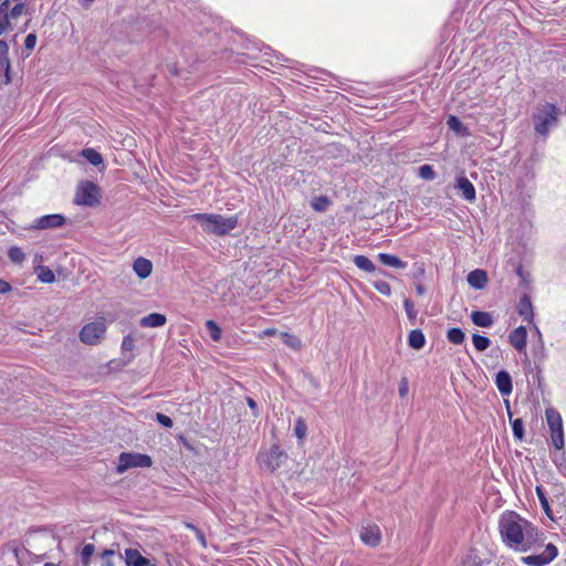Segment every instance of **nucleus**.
Returning a JSON list of instances; mask_svg holds the SVG:
<instances>
[{
  "mask_svg": "<svg viewBox=\"0 0 566 566\" xmlns=\"http://www.w3.org/2000/svg\"><path fill=\"white\" fill-rule=\"evenodd\" d=\"M499 532L503 544L515 552L536 551L544 543V534L514 511L502 513Z\"/></svg>",
  "mask_w": 566,
  "mask_h": 566,
  "instance_id": "f257e3e1",
  "label": "nucleus"
},
{
  "mask_svg": "<svg viewBox=\"0 0 566 566\" xmlns=\"http://www.w3.org/2000/svg\"><path fill=\"white\" fill-rule=\"evenodd\" d=\"M190 219L200 224L202 231L210 235L224 237L239 224L238 216L224 217L218 213H195Z\"/></svg>",
  "mask_w": 566,
  "mask_h": 566,
  "instance_id": "f03ea898",
  "label": "nucleus"
},
{
  "mask_svg": "<svg viewBox=\"0 0 566 566\" xmlns=\"http://www.w3.org/2000/svg\"><path fill=\"white\" fill-rule=\"evenodd\" d=\"M560 114V109L552 103L537 104L532 116L536 134L546 137L552 129L557 127Z\"/></svg>",
  "mask_w": 566,
  "mask_h": 566,
  "instance_id": "7ed1b4c3",
  "label": "nucleus"
},
{
  "mask_svg": "<svg viewBox=\"0 0 566 566\" xmlns=\"http://www.w3.org/2000/svg\"><path fill=\"white\" fill-rule=\"evenodd\" d=\"M153 460L149 455L135 452H122L118 457L116 472L122 474L133 468H150Z\"/></svg>",
  "mask_w": 566,
  "mask_h": 566,
  "instance_id": "20e7f679",
  "label": "nucleus"
},
{
  "mask_svg": "<svg viewBox=\"0 0 566 566\" xmlns=\"http://www.w3.org/2000/svg\"><path fill=\"white\" fill-rule=\"evenodd\" d=\"M99 188L92 181L83 182L75 196V202L77 205L94 207L99 203Z\"/></svg>",
  "mask_w": 566,
  "mask_h": 566,
  "instance_id": "39448f33",
  "label": "nucleus"
},
{
  "mask_svg": "<svg viewBox=\"0 0 566 566\" xmlns=\"http://www.w3.org/2000/svg\"><path fill=\"white\" fill-rule=\"evenodd\" d=\"M105 332L106 326L103 319L92 322L83 326L80 332V339L85 344L95 345L104 336Z\"/></svg>",
  "mask_w": 566,
  "mask_h": 566,
  "instance_id": "423d86ee",
  "label": "nucleus"
},
{
  "mask_svg": "<svg viewBox=\"0 0 566 566\" xmlns=\"http://www.w3.org/2000/svg\"><path fill=\"white\" fill-rule=\"evenodd\" d=\"M558 554L557 547L548 543L539 554L522 557V562L528 566H545L556 558Z\"/></svg>",
  "mask_w": 566,
  "mask_h": 566,
  "instance_id": "0eeeda50",
  "label": "nucleus"
},
{
  "mask_svg": "<svg viewBox=\"0 0 566 566\" xmlns=\"http://www.w3.org/2000/svg\"><path fill=\"white\" fill-rule=\"evenodd\" d=\"M286 459L287 454L277 444H274L262 455V464L269 471L274 472L284 464Z\"/></svg>",
  "mask_w": 566,
  "mask_h": 566,
  "instance_id": "6e6552de",
  "label": "nucleus"
},
{
  "mask_svg": "<svg viewBox=\"0 0 566 566\" xmlns=\"http://www.w3.org/2000/svg\"><path fill=\"white\" fill-rule=\"evenodd\" d=\"M65 224V217L60 213L45 214L33 221L29 229L48 230L61 228Z\"/></svg>",
  "mask_w": 566,
  "mask_h": 566,
  "instance_id": "1a4fd4ad",
  "label": "nucleus"
},
{
  "mask_svg": "<svg viewBox=\"0 0 566 566\" xmlns=\"http://www.w3.org/2000/svg\"><path fill=\"white\" fill-rule=\"evenodd\" d=\"M455 188L462 192V197L467 201L473 202L475 200V188L464 175L457 177Z\"/></svg>",
  "mask_w": 566,
  "mask_h": 566,
  "instance_id": "9d476101",
  "label": "nucleus"
},
{
  "mask_svg": "<svg viewBox=\"0 0 566 566\" xmlns=\"http://www.w3.org/2000/svg\"><path fill=\"white\" fill-rule=\"evenodd\" d=\"M510 344L517 350L523 352L527 344V332L524 326H518L509 335Z\"/></svg>",
  "mask_w": 566,
  "mask_h": 566,
  "instance_id": "9b49d317",
  "label": "nucleus"
},
{
  "mask_svg": "<svg viewBox=\"0 0 566 566\" xmlns=\"http://www.w3.org/2000/svg\"><path fill=\"white\" fill-rule=\"evenodd\" d=\"M495 385L502 396L512 394L513 385L511 375L506 370H500L495 376Z\"/></svg>",
  "mask_w": 566,
  "mask_h": 566,
  "instance_id": "f8f14e48",
  "label": "nucleus"
},
{
  "mask_svg": "<svg viewBox=\"0 0 566 566\" xmlns=\"http://www.w3.org/2000/svg\"><path fill=\"white\" fill-rule=\"evenodd\" d=\"M360 539L369 546H377L381 539V533L378 526L364 527L360 532Z\"/></svg>",
  "mask_w": 566,
  "mask_h": 566,
  "instance_id": "ddd939ff",
  "label": "nucleus"
},
{
  "mask_svg": "<svg viewBox=\"0 0 566 566\" xmlns=\"http://www.w3.org/2000/svg\"><path fill=\"white\" fill-rule=\"evenodd\" d=\"M133 270L139 279H147L153 272V263L148 259L139 256L134 261Z\"/></svg>",
  "mask_w": 566,
  "mask_h": 566,
  "instance_id": "4468645a",
  "label": "nucleus"
},
{
  "mask_svg": "<svg viewBox=\"0 0 566 566\" xmlns=\"http://www.w3.org/2000/svg\"><path fill=\"white\" fill-rule=\"evenodd\" d=\"M467 281L470 286L482 290L488 284V274L484 270H473L468 274Z\"/></svg>",
  "mask_w": 566,
  "mask_h": 566,
  "instance_id": "2eb2a0df",
  "label": "nucleus"
},
{
  "mask_svg": "<svg viewBox=\"0 0 566 566\" xmlns=\"http://www.w3.org/2000/svg\"><path fill=\"white\" fill-rule=\"evenodd\" d=\"M125 563L127 566H147L149 565V559L144 557L138 549L126 548Z\"/></svg>",
  "mask_w": 566,
  "mask_h": 566,
  "instance_id": "dca6fc26",
  "label": "nucleus"
},
{
  "mask_svg": "<svg viewBox=\"0 0 566 566\" xmlns=\"http://www.w3.org/2000/svg\"><path fill=\"white\" fill-rule=\"evenodd\" d=\"M471 319L474 325L484 328L491 327L494 323L492 315L484 311H473L471 313Z\"/></svg>",
  "mask_w": 566,
  "mask_h": 566,
  "instance_id": "f3484780",
  "label": "nucleus"
},
{
  "mask_svg": "<svg viewBox=\"0 0 566 566\" xmlns=\"http://www.w3.org/2000/svg\"><path fill=\"white\" fill-rule=\"evenodd\" d=\"M167 318L164 314L160 313H151L147 316H144L139 324L142 327H161L166 324Z\"/></svg>",
  "mask_w": 566,
  "mask_h": 566,
  "instance_id": "a211bd4d",
  "label": "nucleus"
},
{
  "mask_svg": "<svg viewBox=\"0 0 566 566\" xmlns=\"http://www.w3.org/2000/svg\"><path fill=\"white\" fill-rule=\"evenodd\" d=\"M545 416L549 431L563 429V420L557 410H555L554 408H548L545 411Z\"/></svg>",
  "mask_w": 566,
  "mask_h": 566,
  "instance_id": "6ab92c4d",
  "label": "nucleus"
},
{
  "mask_svg": "<svg viewBox=\"0 0 566 566\" xmlns=\"http://www.w3.org/2000/svg\"><path fill=\"white\" fill-rule=\"evenodd\" d=\"M9 6L10 0H4L0 3V35L12 29L9 20Z\"/></svg>",
  "mask_w": 566,
  "mask_h": 566,
  "instance_id": "aec40b11",
  "label": "nucleus"
},
{
  "mask_svg": "<svg viewBox=\"0 0 566 566\" xmlns=\"http://www.w3.org/2000/svg\"><path fill=\"white\" fill-rule=\"evenodd\" d=\"M379 261L390 268L395 269H406L407 262L400 260L398 256L389 253H379L378 254Z\"/></svg>",
  "mask_w": 566,
  "mask_h": 566,
  "instance_id": "412c9836",
  "label": "nucleus"
},
{
  "mask_svg": "<svg viewBox=\"0 0 566 566\" xmlns=\"http://www.w3.org/2000/svg\"><path fill=\"white\" fill-rule=\"evenodd\" d=\"M408 345L413 349H421L426 345V336L421 329H412L408 335Z\"/></svg>",
  "mask_w": 566,
  "mask_h": 566,
  "instance_id": "4be33fe9",
  "label": "nucleus"
},
{
  "mask_svg": "<svg viewBox=\"0 0 566 566\" xmlns=\"http://www.w3.org/2000/svg\"><path fill=\"white\" fill-rule=\"evenodd\" d=\"M447 125L449 129L457 134V137H467L469 135L468 128L455 116H449Z\"/></svg>",
  "mask_w": 566,
  "mask_h": 566,
  "instance_id": "5701e85b",
  "label": "nucleus"
},
{
  "mask_svg": "<svg viewBox=\"0 0 566 566\" xmlns=\"http://www.w3.org/2000/svg\"><path fill=\"white\" fill-rule=\"evenodd\" d=\"M518 314L525 319L531 322L533 318V307L531 300L527 295H524L518 304Z\"/></svg>",
  "mask_w": 566,
  "mask_h": 566,
  "instance_id": "b1692460",
  "label": "nucleus"
},
{
  "mask_svg": "<svg viewBox=\"0 0 566 566\" xmlns=\"http://www.w3.org/2000/svg\"><path fill=\"white\" fill-rule=\"evenodd\" d=\"M81 155L88 161L91 163L93 166H102V168H104V164H103V157L102 155L95 150L94 148H86L84 149Z\"/></svg>",
  "mask_w": 566,
  "mask_h": 566,
  "instance_id": "393cba45",
  "label": "nucleus"
},
{
  "mask_svg": "<svg viewBox=\"0 0 566 566\" xmlns=\"http://www.w3.org/2000/svg\"><path fill=\"white\" fill-rule=\"evenodd\" d=\"M354 264L365 271V272H368V273H373L376 271V266L375 264L373 263V261L370 259H368L367 256L365 255H356L354 258Z\"/></svg>",
  "mask_w": 566,
  "mask_h": 566,
  "instance_id": "a878e982",
  "label": "nucleus"
},
{
  "mask_svg": "<svg viewBox=\"0 0 566 566\" xmlns=\"http://www.w3.org/2000/svg\"><path fill=\"white\" fill-rule=\"evenodd\" d=\"M447 339L454 345H461L465 340V333L459 327H452L447 332Z\"/></svg>",
  "mask_w": 566,
  "mask_h": 566,
  "instance_id": "bb28decb",
  "label": "nucleus"
},
{
  "mask_svg": "<svg viewBox=\"0 0 566 566\" xmlns=\"http://www.w3.org/2000/svg\"><path fill=\"white\" fill-rule=\"evenodd\" d=\"M329 205L331 200L327 196H318L311 201V207L317 212L326 211Z\"/></svg>",
  "mask_w": 566,
  "mask_h": 566,
  "instance_id": "cd10ccee",
  "label": "nucleus"
},
{
  "mask_svg": "<svg viewBox=\"0 0 566 566\" xmlns=\"http://www.w3.org/2000/svg\"><path fill=\"white\" fill-rule=\"evenodd\" d=\"M472 343H473L474 348L478 352H484L491 345V340L486 336H483V335H480V334H473L472 335Z\"/></svg>",
  "mask_w": 566,
  "mask_h": 566,
  "instance_id": "c85d7f7f",
  "label": "nucleus"
},
{
  "mask_svg": "<svg viewBox=\"0 0 566 566\" xmlns=\"http://www.w3.org/2000/svg\"><path fill=\"white\" fill-rule=\"evenodd\" d=\"M536 494H537V497L539 500L543 511L551 520H553V512L551 510L548 500H547L546 494L542 486H536Z\"/></svg>",
  "mask_w": 566,
  "mask_h": 566,
  "instance_id": "c756f323",
  "label": "nucleus"
},
{
  "mask_svg": "<svg viewBox=\"0 0 566 566\" xmlns=\"http://www.w3.org/2000/svg\"><path fill=\"white\" fill-rule=\"evenodd\" d=\"M206 327H207L212 340L219 342L221 339V335H222L221 328L214 321H212V319L207 321Z\"/></svg>",
  "mask_w": 566,
  "mask_h": 566,
  "instance_id": "7c9ffc66",
  "label": "nucleus"
},
{
  "mask_svg": "<svg viewBox=\"0 0 566 566\" xmlns=\"http://www.w3.org/2000/svg\"><path fill=\"white\" fill-rule=\"evenodd\" d=\"M551 440H552L553 446L557 450H563L564 449V444H565L564 429H558V430H555V431H551Z\"/></svg>",
  "mask_w": 566,
  "mask_h": 566,
  "instance_id": "2f4dec72",
  "label": "nucleus"
},
{
  "mask_svg": "<svg viewBox=\"0 0 566 566\" xmlns=\"http://www.w3.org/2000/svg\"><path fill=\"white\" fill-rule=\"evenodd\" d=\"M25 12L24 2L15 3L12 8L9 7L10 23L19 19Z\"/></svg>",
  "mask_w": 566,
  "mask_h": 566,
  "instance_id": "473e14b6",
  "label": "nucleus"
},
{
  "mask_svg": "<svg viewBox=\"0 0 566 566\" xmlns=\"http://www.w3.org/2000/svg\"><path fill=\"white\" fill-rule=\"evenodd\" d=\"M418 176L423 180H433L436 178V172L431 165H422L418 169Z\"/></svg>",
  "mask_w": 566,
  "mask_h": 566,
  "instance_id": "72a5a7b5",
  "label": "nucleus"
},
{
  "mask_svg": "<svg viewBox=\"0 0 566 566\" xmlns=\"http://www.w3.org/2000/svg\"><path fill=\"white\" fill-rule=\"evenodd\" d=\"M38 279L43 283H53L55 281V274L46 266L40 268Z\"/></svg>",
  "mask_w": 566,
  "mask_h": 566,
  "instance_id": "f704fd0d",
  "label": "nucleus"
},
{
  "mask_svg": "<svg viewBox=\"0 0 566 566\" xmlns=\"http://www.w3.org/2000/svg\"><path fill=\"white\" fill-rule=\"evenodd\" d=\"M511 426H512V431H513L514 437L520 441L523 440V438H524L523 420L520 418L514 419L511 421Z\"/></svg>",
  "mask_w": 566,
  "mask_h": 566,
  "instance_id": "c9c22d12",
  "label": "nucleus"
},
{
  "mask_svg": "<svg viewBox=\"0 0 566 566\" xmlns=\"http://www.w3.org/2000/svg\"><path fill=\"white\" fill-rule=\"evenodd\" d=\"M294 432L297 439L303 440L306 437L307 426L303 418H297L295 421Z\"/></svg>",
  "mask_w": 566,
  "mask_h": 566,
  "instance_id": "e433bc0d",
  "label": "nucleus"
},
{
  "mask_svg": "<svg viewBox=\"0 0 566 566\" xmlns=\"http://www.w3.org/2000/svg\"><path fill=\"white\" fill-rule=\"evenodd\" d=\"M8 256L13 263H21L24 260V252L19 247H11Z\"/></svg>",
  "mask_w": 566,
  "mask_h": 566,
  "instance_id": "4c0bfd02",
  "label": "nucleus"
},
{
  "mask_svg": "<svg viewBox=\"0 0 566 566\" xmlns=\"http://www.w3.org/2000/svg\"><path fill=\"white\" fill-rule=\"evenodd\" d=\"M403 307L406 311V314L411 323H415L418 312L415 310V305L411 300L405 298L403 301Z\"/></svg>",
  "mask_w": 566,
  "mask_h": 566,
  "instance_id": "58836bf2",
  "label": "nucleus"
},
{
  "mask_svg": "<svg viewBox=\"0 0 566 566\" xmlns=\"http://www.w3.org/2000/svg\"><path fill=\"white\" fill-rule=\"evenodd\" d=\"M282 336L284 338V343L289 347H291L293 349H300L301 348L302 343H301V339L298 337H296L294 335H290L287 333H283Z\"/></svg>",
  "mask_w": 566,
  "mask_h": 566,
  "instance_id": "ea45409f",
  "label": "nucleus"
},
{
  "mask_svg": "<svg viewBox=\"0 0 566 566\" xmlns=\"http://www.w3.org/2000/svg\"><path fill=\"white\" fill-rule=\"evenodd\" d=\"M94 552H95V546L93 544L84 545V547L82 548V553H81L82 563L84 565H87L90 563V559H91L92 555L94 554Z\"/></svg>",
  "mask_w": 566,
  "mask_h": 566,
  "instance_id": "a19ab883",
  "label": "nucleus"
},
{
  "mask_svg": "<svg viewBox=\"0 0 566 566\" xmlns=\"http://www.w3.org/2000/svg\"><path fill=\"white\" fill-rule=\"evenodd\" d=\"M8 44L6 41L3 40H0V69L3 67V66H7L9 67V63H8Z\"/></svg>",
  "mask_w": 566,
  "mask_h": 566,
  "instance_id": "79ce46f5",
  "label": "nucleus"
},
{
  "mask_svg": "<svg viewBox=\"0 0 566 566\" xmlns=\"http://www.w3.org/2000/svg\"><path fill=\"white\" fill-rule=\"evenodd\" d=\"M114 556H115L114 551L105 549L101 555L102 560H103L102 566H115V564L113 562Z\"/></svg>",
  "mask_w": 566,
  "mask_h": 566,
  "instance_id": "37998d69",
  "label": "nucleus"
},
{
  "mask_svg": "<svg viewBox=\"0 0 566 566\" xmlns=\"http://www.w3.org/2000/svg\"><path fill=\"white\" fill-rule=\"evenodd\" d=\"M374 286L382 295L389 296L391 294V287L385 281H377V282L374 283Z\"/></svg>",
  "mask_w": 566,
  "mask_h": 566,
  "instance_id": "c03bdc74",
  "label": "nucleus"
},
{
  "mask_svg": "<svg viewBox=\"0 0 566 566\" xmlns=\"http://www.w3.org/2000/svg\"><path fill=\"white\" fill-rule=\"evenodd\" d=\"M156 420L158 421V423H160L165 428H171L174 424L170 417H168L164 413H160V412L156 413Z\"/></svg>",
  "mask_w": 566,
  "mask_h": 566,
  "instance_id": "a18cd8bd",
  "label": "nucleus"
},
{
  "mask_svg": "<svg viewBox=\"0 0 566 566\" xmlns=\"http://www.w3.org/2000/svg\"><path fill=\"white\" fill-rule=\"evenodd\" d=\"M36 44V35L34 33H30L27 35L24 40V46L27 50L32 51Z\"/></svg>",
  "mask_w": 566,
  "mask_h": 566,
  "instance_id": "49530a36",
  "label": "nucleus"
},
{
  "mask_svg": "<svg viewBox=\"0 0 566 566\" xmlns=\"http://www.w3.org/2000/svg\"><path fill=\"white\" fill-rule=\"evenodd\" d=\"M122 348L125 350H132L134 348V339L130 336H125L122 342Z\"/></svg>",
  "mask_w": 566,
  "mask_h": 566,
  "instance_id": "de8ad7c7",
  "label": "nucleus"
},
{
  "mask_svg": "<svg viewBox=\"0 0 566 566\" xmlns=\"http://www.w3.org/2000/svg\"><path fill=\"white\" fill-rule=\"evenodd\" d=\"M463 566H482V565H481V560L478 557L469 556L464 560Z\"/></svg>",
  "mask_w": 566,
  "mask_h": 566,
  "instance_id": "09e8293b",
  "label": "nucleus"
},
{
  "mask_svg": "<svg viewBox=\"0 0 566 566\" xmlns=\"http://www.w3.org/2000/svg\"><path fill=\"white\" fill-rule=\"evenodd\" d=\"M12 290V286L9 282L0 279V294L9 293Z\"/></svg>",
  "mask_w": 566,
  "mask_h": 566,
  "instance_id": "8fccbe9b",
  "label": "nucleus"
},
{
  "mask_svg": "<svg viewBox=\"0 0 566 566\" xmlns=\"http://www.w3.org/2000/svg\"><path fill=\"white\" fill-rule=\"evenodd\" d=\"M408 394V382L407 379L403 378L399 385V395L405 397Z\"/></svg>",
  "mask_w": 566,
  "mask_h": 566,
  "instance_id": "3c124183",
  "label": "nucleus"
},
{
  "mask_svg": "<svg viewBox=\"0 0 566 566\" xmlns=\"http://www.w3.org/2000/svg\"><path fill=\"white\" fill-rule=\"evenodd\" d=\"M195 535L197 539L200 542L202 547H207V541L205 534L200 530H196Z\"/></svg>",
  "mask_w": 566,
  "mask_h": 566,
  "instance_id": "603ef678",
  "label": "nucleus"
},
{
  "mask_svg": "<svg viewBox=\"0 0 566 566\" xmlns=\"http://www.w3.org/2000/svg\"><path fill=\"white\" fill-rule=\"evenodd\" d=\"M247 402H248V406L251 408V410L253 411L254 415L258 413V406H256V402L254 399H252L251 397H248L247 398Z\"/></svg>",
  "mask_w": 566,
  "mask_h": 566,
  "instance_id": "864d4df0",
  "label": "nucleus"
},
{
  "mask_svg": "<svg viewBox=\"0 0 566 566\" xmlns=\"http://www.w3.org/2000/svg\"><path fill=\"white\" fill-rule=\"evenodd\" d=\"M416 292H417L419 295H423V294H424V292H426V289H424V286H423V285L418 284V285H416Z\"/></svg>",
  "mask_w": 566,
  "mask_h": 566,
  "instance_id": "5fc2aeb1",
  "label": "nucleus"
},
{
  "mask_svg": "<svg viewBox=\"0 0 566 566\" xmlns=\"http://www.w3.org/2000/svg\"><path fill=\"white\" fill-rule=\"evenodd\" d=\"M187 528L193 531V533L196 532V530H199L196 525H193L192 523H186L185 524Z\"/></svg>",
  "mask_w": 566,
  "mask_h": 566,
  "instance_id": "6e6d98bb",
  "label": "nucleus"
},
{
  "mask_svg": "<svg viewBox=\"0 0 566 566\" xmlns=\"http://www.w3.org/2000/svg\"><path fill=\"white\" fill-rule=\"evenodd\" d=\"M562 460H563V461H565V457H564V455H562V459H558V461H557V460H555V464H558V465H559V464H560L559 462H562Z\"/></svg>",
  "mask_w": 566,
  "mask_h": 566,
  "instance_id": "4d7b16f0",
  "label": "nucleus"
},
{
  "mask_svg": "<svg viewBox=\"0 0 566 566\" xmlns=\"http://www.w3.org/2000/svg\"><path fill=\"white\" fill-rule=\"evenodd\" d=\"M562 460H563V461H565V457H564V455H562V459H558V461H557V460H555V464H558V465H559V464H560L559 462H562Z\"/></svg>",
  "mask_w": 566,
  "mask_h": 566,
  "instance_id": "13d9d810",
  "label": "nucleus"
},
{
  "mask_svg": "<svg viewBox=\"0 0 566 566\" xmlns=\"http://www.w3.org/2000/svg\"><path fill=\"white\" fill-rule=\"evenodd\" d=\"M562 460H563V461H565V457H564V455H562V459H558V461H557V460H555V464H558V465H559V464H560L559 462H562Z\"/></svg>",
  "mask_w": 566,
  "mask_h": 566,
  "instance_id": "bf43d9fd",
  "label": "nucleus"
},
{
  "mask_svg": "<svg viewBox=\"0 0 566 566\" xmlns=\"http://www.w3.org/2000/svg\"><path fill=\"white\" fill-rule=\"evenodd\" d=\"M44 566H59V565L54 564V563H45Z\"/></svg>",
  "mask_w": 566,
  "mask_h": 566,
  "instance_id": "052dcab7",
  "label": "nucleus"
},
{
  "mask_svg": "<svg viewBox=\"0 0 566 566\" xmlns=\"http://www.w3.org/2000/svg\"><path fill=\"white\" fill-rule=\"evenodd\" d=\"M265 333H266L268 335H272V334H274V329H268Z\"/></svg>",
  "mask_w": 566,
  "mask_h": 566,
  "instance_id": "680f3d73",
  "label": "nucleus"
},
{
  "mask_svg": "<svg viewBox=\"0 0 566 566\" xmlns=\"http://www.w3.org/2000/svg\"><path fill=\"white\" fill-rule=\"evenodd\" d=\"M14 3L23 2V0H13Z\"/></svg>",
  "mask_w": 566,
  "mask_h": 566,
  "instance_id": "e2e57ef3",
  "label": "nucleus"
},
{
  "mask_svg": "<svg viewBox=\"0 0 566 566\" xmlns=\"http://www.w3.org/2000/svg\"><path fill=\"white\" fill-rule=\"evenodd\" d=\"M147 566H157V565L149 562V565H147Z\"/></svg>",
  "mask_w": 566,
  "mask_h": 566,
  "instance_id": "0e129e2a",
  "label": "nucleus"
}]
</instances>
